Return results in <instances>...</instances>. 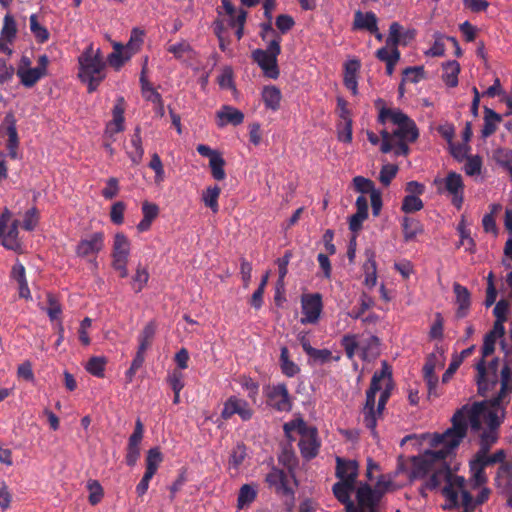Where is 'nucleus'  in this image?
Returning a JSON list of instances; mask_svg holds the SVG:
<instances>
[{
    "label": "nucleus",
    "instance_id": "obj_34",
    "mask_svg": "<svg viewBox=\"0 0 512 512\" xmlns=\"http://www.w3.org/2000/svg\"><path fill=\"white\" fill-rule=\"evenodd\" d=\"M442 80L448 87H456L458 85V74L460 73V65L456 60L447 61L442 65Z\"/></svg>",
    "mask_w": 512,
    "mask_h": 512
},
{
    "label": "nucleus",
    "instance_id": "obj_54",
    "mask_svg": "<svg viewBox=\"0 0 512 512\" xmlns=\"http://www.w3.org/2000/svg\"><path fill=\"white\" fill-rule=\"evenodd\" d=\"M341 345L349 359H353L356 350L360 347V344L357 341V336L353 334L344 335L341 340Z\"/></svg>",
    "mask_w": 512,
    "mask_h": 512
},
{
    "label": "nucleus",
    "instance_id": "obj_13",
    "mask_svg": "<svg viewBox=\"0 0 512 512\" xmlns=\"http://www.w3.org/2000/svg\"><path fill=\"white\" fill-rule=\"evenodd\" d=\"M235 414L239 415L243 421H248L253 416V410L245 399L230 396L224 403V407L221 411V417L224 420H228Z\"/></svg>",
    "mask_w": 512,
    "mask_h": 512
},
{
    "label": "nucleus",
    "instance_id": "obj_17",
    "mask_svg": "<svg viewBox=\"0 0 512 512\" xmlns=\"http://www.w3.org/2000/svg\"><path fill=\"white\" fill-rule=\"evenodd\" d=\"M511 364H508L505 361L504 366L501 369L500 373V391L498 394L491 399V404L493 407L500 406L506 401L509 393L512 392V368Z\"/></svg>",
    "mask_w": 512,
    "mask_h": 512
},
{
    "label": "nucleus",
    "instance_id": "obj_55",
    "mask_svg": "<svg viewBox=\"0 0 512 512\" xmlns=\"http://www.w3.org/2000/svg\"><path fill=\"white\" fill-rule=\"evenodd\" d=\"M353 184L355 189L362 194L369 193L371 196L373 191H378L377 189H375L374 182L363 176L354 177Z\"/></svg>",
    "mask_w": 512,
    "mask_h": 512
},
{
    "label": "nucleus",
    "instance_id": "obj_33",
    "mask_svg": "<svg viewBox=\"0 0 512 512\" xmlns=\"http://www.w3.org/2000/svg\"><path fill=\"white\" fill-rule=\"evenodd\" d=\"M486 466L482 461L478 459L475 455L474 458L470 461V473H471V481L473 482V487H480L487 482V476L485 473Z\"/></svg>",
    "mask_w": 512,
    "mask_h": 512
},
{
    "label": "nucleus",
    "instance_id": "obj_35",
    "mask_svg": "<svg viewBox=\"0 0 512 512\" xmlns=\"http://www.w3.org/2000/svg\"><path fill=\"white\" fill-rule=\"evenodd\" d=\"M402 230H403V236L404 240L406 242H409L419 234L423 233V225L421 222L415 218L412 217H404L402 220Z\"/></svg>",
    "mask_w": 512,
    "mask_h": 512
},
{
    "label": "nucleus",
    "instance_id": "obj_22",
    "mask_svg": "<svg viewBox=\"0 0 512 512\" xmlns=\"http://www.w3.org/2000/svg\"><path fill=\"white\" fill-rule=\"evenodd\" d=\"M218 126L224 127L227 124L238 126L244 121V114L231 105H223L216 113Z\"/></svg>",
    "mask_w": 512,
    "mask_h": 512
},
{
    "label": "nucleus",
    "instance_id": "obj_47",
    "mask_svg": "<svg viewBox=\"0 0 512 512\" xmlns=\"http://www.w3.org/2000/svg\"><path fill=\"white\" fill-rule=\"evenodd\" d=\"M257 496L256 490L249 484H244L238 494L237 498V506L238 508L242 509L246 505H249L252 503Z\"/></svg>",
    "mask_w": 512,
    "mask_h": 512
},
{
    "label": "nucleus",
    "instance_id": "obj_37",
    "mask_svg": "<svg viewBox=\"0 0 512 512\" xmlns=\"http://www.w3.org/2000/svg\"><path fill=\"white\" fill-rule=\"evenodd\" d=\"M221 194V189L219 186H209L202 193V201L204 205L211 209L213 213H217L219 211L218 199Z\"/></svg>",
    "mask_w": 512,
    "mask_h": 512
},
{
    "label": "nucleus",
    "instance_id": "obj_53",
    "mask_svg": "<svg viewBox=\"0 0 512 512\" xmlns=\"http://www.w3.org/2000/svg\"><path fill=\"white\" fill-rule=\"evenodd\" d=\"M309 359L315 364H324L331 360L338 361L339 356L333 357L332 352L328 349H314L309 356Z\"/></svg>",
    "mask_w": 512,
    "mask_h": 512
},
{
    "label": "nucleus",
    "instance_id": "obj_39",
    "mask_svg": "<svg viewBox=\"0 0 512 512\" xmlns=\"http://www.w3.org/2000/svg\"><path fill=\"white\" fill-rule=\"evenodd\" d=\"M280 367L282 373L287 377H294L300 372L299 366L289 358V350L287 347L281 348Z\"/></svg>",
    "mask_w": 512,
    "mask_h": 512
},
{
    "label": "nucleus",
    "instance_id": "obj_18",
    "mask_svg": "<svg viewBox=\"0 0 512 512\" xmlns=\"http://www.w3.org/2000/svg\"><path fill=\"white\" fill-rule=\"evenodd\" d=\"M4 124L6 125L7 150L8 155L12 159L18 158L19 137L17 132L16 118L13 113L9 112L4 117Z\"/></svg>",
    "mask_w": 512,
    "mask_h": 512
},
{
    "label": "nucleus",
    "instance_id": "obj_15",
    "mask_svg": "<svg viewBox=\"0 0 512 512\" xmlns=\"http://www.w3.org/2000/svg\"><path fill=\"white\" fill-rule=\"evenodd\" d=\"M476 370L478 392L481 396L486 397L487 393L494 389L498 384V375L497 373L487 371L484 359H480L476 364Z\"/></svg>",
    "mask_w": 512,
    "mask_h": 512
},
{
    "label": "nucleus",
    "instance_id": "obj_20",
    "mask_svg": "<svg viewBox=\"0 0 512 512\" xmlns=\"http://www.w3.org/2000/svg\"><path fill=\"white\" fill-rule=\"evenodd\" d=\"M335 475L339 481L357 482L358 463L355 460H345L336 457Z\"/></svg>",
    "mask_w": 512,
    "mask_h": 512
},
{
    "label": "nucleus",
    "instance_id": "obj_41",
    "mask_svg": "<svg viewBox=\"0 0 512 512\" xmlns=\"http://www.w3.org/2000/svg\"><path fill=\"white\" fill-rule=\"evenodd\" d=\"M17 34V24L14 17L7 13L3 19V27L1 29V37L9 44H12Z\"/></svg>",
    "mask_w": 512,
    "mask_h": 512
},
{
    "label": "nucleus",
    "instance_id": "obj_19",
    "mask_svg": "<svg viewBox=\"0 0 512 512\" xmlns=\"http://www.w3.org/2000/svg\"><path fill=\"white\" fill-rule=\"evenodd\" d=\"M445 189L452 195V204L460 208L463 203L464 184L460 174L449 172L445 179Z\"/></svg>",
    "mask_w": 512,
    "mask_h": 512
},
{
    "label": "nucleus",
    "instance_id": "obj_50",
    "mask_svg": "<svg viewBox=\"0 0 512 512\" xmlns=\"http://www.w3.org/2000/svg\"><path fill=\"white\" fill-rule=\"evenodd\" d=\"M247 456L246 447L243 443H238L231 451L229 465L238 469Z\"/></svg>",
    "mask_w": 512,
    "mask_h": 512
},
{
    "label": "nucleus",
    "instance_id": "obj_8",
    "mask_svg": "<svg viewBox=\"0 0 512 512\" xmlns=\"http://www.w3.org/2000/svg\"><path fill=\"white\" fill-rule=\"evenodd\" d=\"M104 247V234L102 232H96L90 235L88 238L82 239L76 246V255L81 258H87L95 268L98 267L96 261L97 254Z\"/></svg>",
    "mask_w": 512,
    "mask_h": 512
},
{
    "label": "nucleus",
    "instance_id": "obj_43",
    "mask_svg": "<svg viewBox=\"0 0 512 512\" xmlns=\"http://www.w3.org/2000/svg\"><path fill=\"white\" fill-rule=\"evenodd\" d=\"M163 461V455L158 447H153L147 451L145 464L146 470L150 473L156 474L159 465Z\"/></svg>",
    "mask_w": 512,
    "mask_h": 512
},
{
    "label": "nucleus",
    "instance_id": "obj_52",
    "mask_svg": "<svg viewBox=\"0 0 512 512\" xmlns=\"http://www.w3.org/2000/svg\"><path fill=\"white\" fill-rule=\"evenodd\" d=\"M423 201L415 195H406L403 198L401 210L405 213H413L423 208Z\"/></svg>",
    "mask_w": 512,
    "mask_h": 512
},
{
    "label": "nucleus",
    "instance_id": "obj_25",
    "mask_svg": "<svg viewBox=\"0 0 512 512\" xmlns=\"http://www.w3.org/2000/svg\"><path fill=\"white\" fill-rule=\"evenodd\" d=\"M378 19L374 12L369 11L363 13L357 10L354 13L353 29L354 30H366L370 33H376L378 31Z\"/></svg>",
    "mask_w": 512,
    "mask_h": 512
},
{
    "label": "nucleus",
    "instance_id": "obj_27",
    "mask_svg": "<svg viewBox=\"0 0 512 512\" xmlns=\"http://www.w3.org/2000/svg\"><path fill=\"white\" fill-rule=\"evenodd\" d=\"M16 74L20 79V83L26 88H32L42 77L45 76L43 67H34L28 69H24V67H18Z\"/></svg>",
    "mask_w": 512,
    "mask_h": 512
},
{
    "label": "nucleus",
    "instance_id": "obj_24",
    "mask_svg": "<svg viewBox=\"0 0 512 512\" xmlns=\"http://www.w3.org/2000/svg\"><path fill=\"white\" fill-rule=\"evenodd\" d=\"M360 68L361 63L358 59L349 60L344 64L343 82L353 95L358 93V72Z\"/></svg>",
    "mask_w": 512,
    "mask_h": 512
},
{
    "label": "nucleus",
    "instance_id": "obj_9",
    "mask_svg": "<svg viewBox=\"0 0 512 512\" xmlns=\"http://www.w3.org/2000/svg\"><path fill=\"white\" fill-rule=\"evenodd\" d=\"M356 490V483L353 482L338 481L333 485V494L345 506V512H366V507H361L357 500L356 503L351 500V494Z\"/></svg>",
    "mask_w": 512,
    "mask_h": 512
},
{
    "label": "nucleus",
    "instance_id": "obj_56",
    "mask_svg": "<svg viewBox=\"0 0 512 512\" xmlns=\"http://www.w3.org/2000/svg\"><path fill=\"white\" fill-rule=\"evenodd\" d=\"M148 280H149L148 271L144 267H141L139 265L136 269L135 275L132 278L133 288H134L135 292L136 293L141 292L142 289L144 288V286L147 284Z\"/></svg>",
    "mask_w": 512,
    "mask_h": 512
},
{
    "label": "nucleus",
    "instance_id": "obj_1",
    "mask_svg": "<svg viewBox=\"0 0 512 512\" xmlns=\"http://www.w3.org/2000/svg\"><path fill=\"white\" fill-rule=\"evenodd\" d=\"M490 407L487 402H474L472 405L465 404L453 414L451 418L452 426L446 430L447 436H452L451 446L459 447L461 442L467 436L468 422L471 430L479 432L482 429V422L484 421L488 429L498 432V428L502 423V417L498 415L500 406L493 407L491 400L489 401Z\"/></svg>",
    "mask_w": 512,
    "mask_h": 512
},
{
    "label": "nucleus",
    "instance_id": "obj_59",
    "mask_svg": "<svg viewBox=\"0 0 512 512\" xmlns=\"http://www.w3.org/2000/svg\"><path fill=\"white\" fill-rule=\"evenodd\" d=\"M149 167L155 172V183L160 184L164 181L165 172L163 168V164L161 158L157 153H154L149 162Z\"/></svg>",
    "mask_w": 512,
    "mask_h": 512
},
{
    "label": "nucleus",
    "instance_id": "obj_26",
    "mask_svg": "<svg viewBox=\"0 0 512 512\" xmlns=\"http://www.w3.org/2000/svg\"><path fill=\"white\" fill-rule=\"evenodd\" d=\"M356 208V213L349 220V229L354 233L362 228L363 222L368 218V201L365 196L356 199Z\"/></svg>",
    "mask_w": 512,
    "mask_h": 512
},
{
    "label": "nucleus",
    "instance_id": "obj_7",
    "mask_svg": "<svg viewBox=\"0 0 512 512\" xmlns=\"http://www.w3.org/2000/svg\"><path fill=\"white\" fill-rule=\"evenodd\" d=\"M391 486L392 481L386 475H380L374 487L360 482L356 490V500L361 507H366V512H379V503Z\"/></svg>",
    "mask_w": 512,
    "mask_h": 512
},
{
    "label": "nucleus",
    "instance_id": "obj_14",
    "mask_svg": "<svg viewBox=\"0 0 512 512\" xmlns=\"http://www.w3.org/2000/svg\"><path fill=\"white\" fill-rule=\"evenodd\" d=\"M252 60L258 64L265 76L271 79L279 77V68L277 56L270 54L263 49H255L251 53Z\"/></svg>",
    "mask_w": 512,
    "mask_h": 512
},
{
    "label": "nucleus",
    "instance_id": "obj_11",
    "mask_svg": "<svg viewBox=\"0 0 512 512\" xmlns=\"http://www.w3.org/2000/svg\"><path fill=\"white\" fill-rule=\"evenodd\" d=\"M10 217L11 214L8 210L0 215V243L8 250L18 251L21 248V243L18 239V222L14 221L7 232H5Z\"/></svg>",
    "mask_w": 512,
    "mask_h": 512
},
{
    "label": "nucleus",
    "instance_id": "obj_40",
    "mask_svg": "<svg viewBox=\"0 0 512 512\" xmlns=\"http://www.w3.org/2000/svg\"><path fill=\"white\" fill-rule=\"evenodd\" d=\"M493 158L500 167L509 173L512 179V149L498 148L494 151Z\"/></svg>",
    "mask_w": 512,
    "mask_h": 512
},
{
    "label": "nucleus",
    "instance_id": "obj_60",
    "mask_svg": "<svg viewBox=\"0 0 512 512\" xmlns=\"http://www.w3.org/2000/svg\"><path fill=\"white\" fill-rule=\"evenodd\" d=\"M380 346V339L371 335L366 340L365 343L361 345L363 359H365L368 355H374L378 353V348Z\"/></svg>",
    "mask_w": 512,
    "mask_h": 512
},
{
    "label": "nucleus",
    "instance_id": "obj_58",
    "mask_svg": "<svg viewBox=\"0 0 512 512\" xmlns=\"http://www.w3.org/2000/svg\"><path fill=\"white\" fill-rule=\"evenodd\" d=\"M475 455L478 457V459L480 461L483 462V464L486 467L496 464V463L501 464L506 459V452L503 449L497 450L492 455H488V453H485L482 457H481V453H476Z\"/></svg>",
    "mask_w": 512,
    "mask_h": 512
},
{
    "label": "nucleus",
    "instance_id": "obj_49",
    "mask_svg": "<svg viewBox=\"0 0 512 512\" xmlns=\"http://www.w3.org/2000/svg\"><path fill=\"white\" fill-rule=\"evenodd\" d=\"M30 30L37 39L39 43H44L49 39V32L48 30L42 26L37 19V16L35 14H32L30 16Z\"/></svg>",
    "mask_w": 512,
    "mask_h": 512
},
{
    "label": "nucleus",
    "instance_id": "obj_28",
    "mask_svg": "<svg viewBox=\"0 0 512 512\" xmlns=\"http://www.w3.org/2000/svg\"><path fill=\"white\" fill-rule=\"evenodd\" d=\"M501 121L502 116L500 114L489 107H484V125L481 130L482 138H488L493 135Z\"/></svg>",
    "mask_w": 512,
    "mask_h": 512
},
{
    "label": "nucleus",
    "instance_id": "obj_29",
    "mask_svg": "<svg viewBox=\"0 0 512 512\" xmlns=\"http://www.w3.org/2000/svg\"><path fill=\"white\" fill-rule=\"evenodd\" d=\"M130 255V241L121 232L114 236L112 259H128Z\"/></svg>",
    "mask_w": 512,
    "mask_h": 512
},
{
    "label": "nucleus",
    "instance_id": "obj_64",
    "mask_svg": "<svg viewBox=\"0 0 512 512\" xmlns=\"http://www.w3.org/2000/svg\"><path fill=\"white\" fill-rule=\"evenodd\" d=\"M167 382L173 392H181V390L184 388V375L179 370H173L168 374Z\"/></svg>",
    "mask_w": 512,
    "mask_h": 512
},
{
    "label": "nucleus",
    "instance_id": "obj_12",
    "mask_svg": "<svg viewBox=\"0 0 512 512\" xmlns=\"http://www.w3.org/2000/svg\"><path fill=\"white\" fill-rule=\"evenodd\" d=\"M301 307L303 317L302 324H315L318 322L322 312V296L319 293L306 294L302 296Z\"/></svg>",
    "mask_w": 512,
    "mask_h": 512
},
{
    "label": "nucleus",
    "instance_id": "obj_21",
    "mask_svg": "<svg viewBox=\"0 0 512 512\" xmlns=\"http://www.w3.org/2000/svg\"><path fill=\"white\" fill-rule=\"evenodd\" d=\"M124 112H125V99L120 96L116 99V103L112 110L113 119L106 126V134L113 136L116 133L124 130Z\"/></svg>",
    "mask_w": 512,
    "mask_h": 512
},
{
    "label": "nucleus",
    "instance_id": "obj_5",
    "mask_svg": "<svg viewBox=\"0 0 512 512\" xmlns=\"http://www.w3.org/2000/svg\"><path fill=\"white\" fill-rule=\"evenodd\" d=\"M78 63V77L83 83L87 84L88 92L93 93L106 77V63L103 60L100 50L94 53L92 46H89L79 56Z\"/></svg>",
    "mask_w": 512,
    "mask_h": 512
},
{
    "label": "nucleus",
    "instance_id": "obj_32",
    "mask_svg": "<svg viewBox=\"0 0 512 512\" xmlns=\"http://www.w3.org/2000/svg\"><path fill=\"white\" fill-rule=\"evenodd\" d=\"M262 99L266 108L276 111L280 108L282 94L280 89L274 85L265 86L262 91Z\"/></svg>",
    "mask_w": 512,
    "mask_h": 512
},
{
    "label": "nucleus",
    "instance_id": "obj_62",
    "mask_svg": "<svg viewBox=\"0 0 512 512\" xmlns=\"http://www.w3.org/2000/svg\"><path fill=\"white\" fill-rule=\"evenodd\" d=\"M398 172V167L394 164H386L380 170L379 180L384 186L390 185Z\"/></svg>",
    "mask_w": 512,
    "mask_h": 512
},
{
    "label": "nucleus",
    "instance_id": "obj_63",
    "mask_svg": "<svg viewBox=\"0 0 512 512\" xmlns=\"http://www.w3.org/2000/svg\"><path fill=\"white\" fill-rule=\"evenodd\" d=\"M482 159L480 156H470L464 166L465 173L469 176L478 175L481 173Z\"/></svg>",
    "mask_w": 512,
    "mask_h": 512
},
{
    "label": "nucleus",
    "instance_id": "obj_6",
    "mask_svg": "<svg viewBox=\"0 0 512 512\" xmlns=\"http://www.w3.org/2000/svg\"><path fill=\"white\" fill-rule=\"evenodd\" d=\"M387 120L397 125V128L393 131V135L398 140L413 143L418 139L419 130L415 121L400 109L382 107L379 111L378 122L385 124Z\"/></svg>",
    "mask_w": 512,
    "mask_h": 512
},
{
    "label": "nucleus",
    "instance_id": "obj_23",
    "mask_svg": "<svg viewBox=\"0 0 512 512\" xmlns=\"http://www.w3.org/2000/svg\"><path fill=\"white\" fill-rule=\"evenodd\" d=\"M453 292L455 294V302L458 306L456 316L464 318L467 316L471 306V294L469 290L458 282L453 284Z\"/></svg>",
    "mask_w": 512,
    "mask_h": 512
},
{
    "label": "nucleus",
    "instance_id": "obj_16",
    "mask_svg": "<svg viewBox=\"0 0 512 512\" xmlns=\"http://www.w3.org/2000/svg\"><path fill=\"white\" fill-rule=\"evenodd\" d=\"M268 404L277 411H290L292 404L285 384L274 385L267 395Z\"/></svg>",
    "mask_w": 512,
    "mask_h": 512
},
{
    "label": "nucleus",
    "instance_id": "obj_4",
    "mask_svg": "<svg viewBox=\"0 0 512 512\" xmlns=\"http://www.w3.org/2000/svg\"><path fill=\"white\" fill-rule=\"evenodd\" d=\"M433 474L427 479L424 485L421 488V493L423 490H435L440 486V484L444 481L445 486L442 489L443 496L449 501V505L445 508H458L459 500H458V491L457 489H462L465 484V479L461 476L454 475L451 472L449 464L444 460V462H440L438 467L433 470Z\"/></svg>",
    "mask_w": 512,
    "mask_h": 512
},
{
    "label": "nucleus",
    "instance_id": "obj_48",
    "mask_svg": "<svg viewBox=\"0 0 512 512\" xmlns=\"http://www.w3.org/2000/svg\"><path fill=\"white\" fill-rule=\"evenodd\" d=\"M105 365H106V360L104 357L95 356V357H91L88 360L85 368L93 376L102 378V377H104Z\"/></svg>",
    "mask_w": 512,
    "mask_h": 512
},
{
    "label": "nucleus",
    "instance_id": "obj_42",
    "mask_svg": "<svg viewBox=\"0 0 512 512\" xmlns=\"http://www.w3.org/2000/svg\"><path fill=\"white\" fill-rule=\"evenodd\" d=\"M498 440V432L493 430H484L480 434L479 439V450L477 453H481V457L485 453H489L491 447L497 442Z\"/></svg>",
    "mask_w": 512,
    "mask_h": 512
},
{
    "label": "nucleus",
    "instance_id": "obj_46",
    "mask_svg": "<svg viewBox=\"0 0 512 512\" xmlns=\"http://www.w3.org/2000/svg\"><path fill=\"white\" fill-rule=\"evenodd\" d=\"M373 299L367 294L363 293L359 299V305L354 306L348 315L353 319H361L364 313L373 306Z\"/></svg>",
    "mask_w": 512,
    "mask_h": 512
},
{
    "label": "nucleus",
    "instance_id": "obj_3",
    "mask_svg": "<svg viewBox=\"0 0 512 512\" xmlns=\"http://www.w3.org/2000/svg\"><path fill=\"white\" fill-rule=\"evenodd\" d=\"M451 440L452 436H447L446 431L442 434H435L431 441L432 446L441 445L442 447L437 450H427L423 454L413 457L410 477L412 479L424 478L437 468L440 462L442 463L454 455L458 447H452Z\"/></svg>",
    "mask_w": 512,
    "mask_h": 512
},
{
    "label": "nucleus",
    "instance_id": "obj_51",
    "mask_svg": "<svg viewBox=\"0 0 512 512\" xmlns=\"http://www.w3.org/2000/svg\"><path fill=\"white\" fill-rule=\"evenodd\" d=\"M512 481V464L503 461L497 471L495 482L498 488H501L504 482Z\"/></svg>",
    "mask_w": 512,
    "mask_h": 512
},
{
    "label": "nucleus",
    "instance_id": "obj_30",
    "mask_svg": "<svg viewBox=\"0 0 512 512\" xmlns=\"http://www.w3.org/2000/svg\"><path fill=\"white\" fill-rule=\"evenodd\" d=\"M367 260L363 264V271L365 274L364 284L372 288L376 285L377 282V265L375 261L374 252L367 250Z\"/></svg>",
    "mask_w": 512,
    "mask_h": 512
},
{
    "label": "nucleus",
    "instance_id": "obj_57",
    "mask_svg": "<svg viewBox=\"0 0 512 512\" xmlns=\"http://www.w3.org/2000/svg\"><path fill=\"white\" fill-rule=\"evenodd\" d=\"M87 489L90 492L89 502L91 505L98 504L103 497V488L97 480H89L87 482Z\"/></svg>",
    "mask_w": 512,
    "mask_h": 512
},
{
    "label": "nucleus",
    "instance_id": "obj_45",
    "mask_svg": "<svg viewBox=\"0 0 512 512\" xmlns=\"http://www.w3.org/2000/svg\"><path fill=\"white\" fill-rule=\"evenodd\" d=\"M225 160L219 153L209 160V167L211 170L212 177L217 181H222L226 178V172L224 170Z\"/></svg>",
    "mask_w": 512,
    "mask_h": 512
},
{
    "label": "nucleus",
    "instance_id": "obj_31",
    "mask_svg": "<svg viewBox=\"0 0 512 512\" xmlns=\"http://www.w3.org/2000/svg\"><path fill=\"white\" fill-rule=\"evenodd\" d=\"M113 48L114 50L109 54L107 60L112 67L118 70L132 57L133 53L119 43H116Z\"/></svg>",
    "mask_w": 512,
    "mask_h": 512
},
{
    "label": "nucleus",
    "instance_id": "obj_2",
    "mask_svg": "<svg viewBox=\"0 0 512 512\" xmlns=\"http://www.w3.org/2000/svg\"><path fill=\"white\" fill-rule=\"evenodd\" d=\"M392 379L387 363H382V369L375 371L370 386L366 391V400L362 408L363 423L373 435L376 434L377 420L383 414L391 396Z\"/></svg>",
    "mask_w": 512,
    "mask_h": 512
},
{
    "label": "nucleus",
    "instance_id": "obj_10",
    "mask_svg": "<svg viewBox=\"0 0 512 512\" xmlns=\"http://www.w3.org/2000/svg\"><path fill=\"white\" fill-rule=\"evenodd\" d=\"M298 431L302 435L298 446L302 456L307 459H313L319 452L320 443L317 440V429L314 427H307L303 422L298 426Z\"/></svg>",
    "mask_w": 512,
    "mask_h": 512
},
{
    "label": "nucleus",
    "instance_id": "obj_61",
    "mask_svg": "<svg viewBox=\"0 0 512 512\" xmlns=\"http://www.w3.org/2000/svg\"><path fill=\"white\" fill-rule=\"evenodd\" d=\"M38 222L39 212L35 207H32L31 209L27 210L24 215L22 228L25 229L26 231H32L35 229Z\"/></svg>",
    "mask_w": 512,
    "mask_h": 512
},
{
    "label": "nucleus",
    "instance_id": "obj_36",
    "mask_svg": "<svg viewBox=\"0 0 512 512\" xmlns=\"http://www.w3.org/2000/svg\"><path fill=\"white\" fill-rule=\"evenodd\" d=\"M140 84H141V91L143 97L153 104H156L158 106H163V100L160 93H158L152 85L149 83L145 76V68L142 69L141 76H140Z\"/></svg>",
    "mask_w": 512,
    "mask_h": 512
},
{
    "label": "nucleus",
    "instance_id": "obj_38",
    "mask_svg": "<svg viewBox=\"0 0 512 512\" xmlns=\"http://www.w3.org/2000/svg\"><path fill=\"white\" fill-rule=\"evenodd\" d=\"M156 329L157 326L154 321H150L144 326V328L142 329L138 336V349L146 351L152 345L153 339L156 334Z\"/></svg>",
    "mask_w": 512,
    "mask_h": 512
},
{
    "label": "nucleus",
    "instance_id": "obj_44",
    "mask_svg": "<svg viewBox=\"0 0 512 512\" xmlns=\"http://www.w3.org/2000/svg\"><path fill=\"white\" fill-rule=\"evenodd\" d=\"M131 144L134 147V151L130 154V158L133 163L138 164L144 155V149L142 146L141 138V128L139 126H137L134 130V133L131 138Z\"/></svg>",
    "mask_w": 512,
    "mask_h": 512
}]
</instances>
